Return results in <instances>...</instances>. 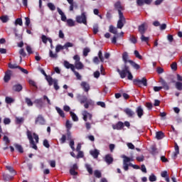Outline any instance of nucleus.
<instances>
[{
	"mask_svg": "<svg viewBox=\"0 0 182 182\" xmlns=\"http://www.w3.org/2000/svg\"><path fill=\"white\" fill-rule=\"evenodd\" d=\"M114 6L116 11H117L119 15V20L117 21V29H122L123 26H124V23H126V18L124 17L123 12H122V11L124 9V7L122 6V2L119 1H117L114 4Z\"/></svg>",
	"mask_w": 182,
	"mask_h": 182,
	"instance_id": "obj_1",
	"label": "nucleus"
},
{
	"mask_svg": "<svg viewBox=\"0 0 182 182\" xmlns=\"http://www.w3.org/2000/svg\"><path fill=\"white\" fill-rule=\"evenodd\" d=\"M117 72L119 73L121 79H124L128 75V80H133V75L132 74V72H130V68L127 65H124L122 70L117 68Z\"/></svg>",
	"mask_w": 182,
	"mask_h": 182,
	"instance_id": "obj_2",
	"label": "nucleus"
},
{
	"mask_svg": "<svg viewBox=\"0 0 182 182\" xmlns=\"http://www.w3.org/2000/svg\"><path fill=\"white\" fill-rule=\"evenodd\" d=\"M82 116V119L85 122L87 130H90L92 129V124H93V115L87 111H83Z\"/></svg>",
	"mask_w": 182,
	"mask_h": 182,
	"instance_id": "obj_3",
	"label": "nucleus"
},
{
	"mask_svg": "<svg viewBox=\"0 0 182 182\" xmlns=\"http://www.w3.org/2000/svg\"><path fill=\"white\" fill-rule=\"evenodd\" d=\"M65 48L64 46H63L62 45H58L55 47V53H53V51H52V50H49V56L51 59H58V53H59V52H60V50H63V49Z\"/></svg>",
	"mask_w": 182,
	"mask_h": 182,
	"instance_id": "obj_4",
	"label": "nucleus"
},
{
	"mask_svg": "<svg viewBox=\"0 0 182 182\" xmlns=\"http://www.w3.org/2000/svg\"><path fill=\"white\" fill-rule=\"evenodd\" d=\"M133 84L134 86H138V87H141L142 86H147V78L146 77H142L141 80L136 78L133 80Z\"/></svg>",
	"mask_w": 182,
	"mask_h": 182,
	"instance_id": "obj_5",
	"label": "nucleus"
},
{
	"mask_svg": "<svg viewBox=\"0 0 182 182\" xmlns=\"http://www.w3.org/2000/svg\"><path fill=\"white\" fill-rule=\"evenodd\" d=\"M27 138L29 140V143L31 146V148L34 150H38V146H36V143L33 140V136H32V132L27 130L26 132Z\"/></svg>",
	"mask_w": 182,
	"mask_h": 182,
	"instance_id": "obj_6",
	"label": "nucleus"
},
{
	"mask_svg": "<svg viewBox=\"0 0 182 182\" xmlns=\"http://www.w3.org/2000/svg\"><path fill=\"white\" fill-rule=\"evenodd\" d=\"M123 159V168L124 171H129V164L130 161H133V159L129 158V156H127L126 155L122 156Z\"/></svg>",
	"mask_w": 182,
	"mask_h": 182,
	"instance_id": "obj_7",
	"label": "nucleus"
},
{
	"mask_svg": "<svg viewBox=\"0 0 182 182\" xmlns=\"http://www.w3.org/2000/svg\"><path fill=\"white\" fill-rule=\"evenodd\" d=\"M76 22H77V23H84V25H87L86 13L82 12L80 16H77Z\"/></svg>",
	"mask_w": 182,
	"mask_h": 182,
	"instance_id": "obj_8",
	"label": "nucleus"
},
{
	"mask_svg": "<svg viewBox=\"0 0 182 182\" xmlns=\"http://www.w3.org/2000/svg\"><path fill=\"white\" fill-rule=\"evenodd\" d=\"M46 121L45 120V118L41 114L38 116V117L36 118L35 120V124H39L40 126H43L46 124Z\"/></svg>",
	"mask_w": 182,
	"mask_h": 182,
	"instance_id": "obj_9",
	"label": "nucleus"
},
{
	"mask_svg": "<svg viewBox=\"0 0 182 182\" xmlns=\"http://www.w3.org/2000/svg\"><path fill=\"white\" fill-rule=\"evenodd\" d=\"M146 31H147V23H143L138 26V31L141 35H144L146 33Z\"/></svg>",
	"mask_w": 182,
	"mask_h": 182,
	"instance_id": "obj_10",
	"label": "nucleus"
},
{
	"mask_svg": "<svg viewBox=\"0 0 182 182\" xmlns=\"http://www.w3.org/2000/svg\"><path fill=\"white\" fill-rule=\"evenodd\" d=\"M34 104L36 105V107H38V109H42V107L45 106V102H43V99L42 98L36 99L34 100Z\"/></svg>",
	"mask_w": 182,
	"mask_h": 182,
	"instance_id": "obj_11",
	"label": "nucleus"
},
{
	"mask_svg": "<svg viewBox=\"0 0 182 182\" xmlns=\"http://www.w3.org/2000/svg\"><path fill=\"white\" fill-rule=\"evenodd\" d=\"M136 113L139 117V119H141L143 115L144 114V110H143V107L141 106H139L136 109Z\"/></svg>",
	"mask_w": 182,
	"mask_h": 182,
	"instance_id": "obj_12",
	"label": "nucleus"
},
{
	"mask_svg": "<svg viewBox=\"0 0 182 182\" xmlns=\"http://www.w3.org/2000/svg\"><path fill=\"white\" fill-rule=\"evenodd\" d=\"M11 76H12V71L11 70H8L5 73V75L4 77V80L6 83H8V82L11 80Z\"/></svg>",
	"mask_w": 182,
	"mask_h": 182,
	"instance_id": "obj_13",
	"label": "nucleus"
},
{
	"mask_svg": "<svg viewBox=\"0 0 182 182\" xmlns=\"http://www.w3.org/2000/svg\"><path fill=\"white\" fill-rule=\"evenodd\" d=\"M124 127V123L119 121L115 125H112V129L114 130H122Z\"/></svg>",
	"mask_w": 182,
	"mask_h": 182,
	"instance_id": "obj_14",
	"label": "nucleus"
},
{
	"mask_svg": "<svg viewBox=\"0 0 182 182\" xmlns=\"http://www.w3.org/2000/svg\"><path fill=\"white\" fill-rule=\"evenodd\" d=\"M5 168L6 170H8L9 173H10L11 176H16V171L13 168L12 166L7 165L5 166Z\"/></svg>",
	"mask_w": 182,
	"mask_h": 182,
	"instance_id": "obj_15",
	"label": "nucleus"
},
{
	"mask_svg": "<svg viewBox=\"0 0 182 182\" xmlns=\"http://www.w3.org/2000/svg\"><path fill=\"white\" fill-rule=\"evenodd\" d=\"M77 164H75L73 165V166L70 169V174L71 176H77V172L75 170H77Z\"/></svg>",
	"mask_w": 182,
	"mask_h": 182,
	"instance_id": "obj_16",
	"label": "nucleus"
},
{
	"mask_svg": "<svg viewBox=\"0 0 182 182\" xmlns=\"http://www.w3.org/2000/svg\"><path fill=\"white\" fill-rule=\"evenodd\" d=\"M124 112L128 116V117H133L134 116V111L130 108H125Z\"/></svg>",
	"mask_w": 182,
	"mask_h": 182,
	"instance_id": "obj_17",
	"label": "nucleus"
},
{
	"mask_svg": "<svg viewBox=\"0 0 182 182\" xmlns=\"http://www.w3.org/2000/svg\"><path fill=\"white\" fill-rule=\"evenodd\" d=\"M14 175L3 173V180L4 181H11V180H14Z\"/></svg>",
	"mask_w": 182,
	"mask_h": 182,
	"instance_id": "obj_18",
	"label": "nucleus"
},
{
	"mask_svg": "<svg viewBox=\"0 0 182 182\" xmlns=\"http://www.w3.org/2000/svg\"><path fill=\"white\" fill-rule=\"evenodd\" d=\"M160 82L162 85V89H164V90H170V86H168V84L167 82H166V80L161 78Z\"/></svg>",
	"mask_w": 182,
	"mask_h": 182,
	"instance_id": "obj_19",
	"label": "nucleus"
},
{
	"mask_svg": "<svg viewBox=\"0 0 182 182\" xmlns=\"http://www.w3.org/2000/svg\"><path fill=\"white\" fill-rule=\"evenodd\" d=\"M174 149L175 151L173 152V157L176 159L178 154H180V148L178 147V144L176 142L174 143Z\"/></svg>",
	"mask_w": 182,
	"mask_h": 182,
	"instance_id": "obj_20",
	"label": "nucleus"
},
{
	"mask_svg": "<svg viewBox=\"0 0 182 182\" xmlns=\"http://www.w3.org/2000/svg\"><path fill=\"white\" fill-rule=\"evenodd\" d=\"M105 161L108 165L112 164L113 163V157H112V155H110V154L105 155Z\"/></svg>",
	"mask_w": 182,
	"mask_h": 182,
	"instance_id": "obj_21",
	"label": "nucleus"
},
{
	"mask_svg": "<svg viewBox=\"0 0 182 182\" xmlns=\"http://www.w3.org/2000/svg\"><path fill=\"white\" fill-rule=\"evenodd\" d=\"M81 86L84 91L86 92L87 93V92H89V90H90V85H89V84L86 82H82Z\"/></svg>",
	"mask_w": 182,
	"mask_h": 182,
	"instance_id": "obj_22",
	"label": "nucleus"
},
{
	"mask_svg": "<svg viewBox=\"0 0 182 182\" xmlns=\"http://www.w3.org/2000/svg\"><path fill=\"white\" fill-rule=\"evenodd\" d=\"M90 154L92 156L93 158L97 159L100 154V152H99V150L97 149H94L90 151Z\"/></svg>",
	"mask_w": 182,
	"mask_h": 182,
	"instance_id": "obj_23",
	"label": "nucleus"
},
{
	"mask_svg": "<svg viewBox=\"0 0 182 182\" xmlns=\"http://www.w3.org/2000/svg\"><path fill=\"white\" fill-rule=\"evenodd\" d=\"M64 66L66 69H70L72 72L75 69V65L70 64L69 61H64Z\"/></svg>",
	"mask_w": 182,
	"mask_h": 182,
	"instance_id": "obj_24",
	"label": "nucleus"
},
{
	"mask_svg": "<svg viewBox=\"0 0 182 182\" xmlns=\"http://www.w3.org/2000/svg\"><path fill=\"white\" fill-rule=\"evenodd\" d=\"M122 60L124 61V65H127L129 62V53L127 52H124L122 53Z\"/></svg>",
	"mask_w": 182,
	"mask_h": 182,
	"instance_id": "obj_25",
	"label": "nucleus"
},
{
	"mask_svg": "<svg viewBox=\"0 0 182 182\" xmlns=\"http://www.w3.org/2000/svg\"><path fill=\"white\" fill-rule=\"evenodd\" d=\"M128 63H130L131 66H132L134 69H136V70H139V69H140V65L132 60H129Z\"/></svg>",
	"mask_w": 182,
	"mask_h": 182,
	"instance_id": "obj_26",
	"label": "nucleus"
},
{
	"mask_svg": "<svg viewBox=\"0 0 182 182\" xmlns=\"http://www.w3.org/2000/svg\"><path fill=\"white\" fill-rule=\"evenodd\" d=\"M46 80H47L49 86H52V85H54L55 84V82L57 81L58 80L55 79L53 80V78L52 77V76L50 75H48Z\"/></svg>",
	"mask_w": 182,
	"mask_h": 182,
	"instance_id": "obj_27",
	"label": "nucleus"
},
{
	"mask_svg": "<svg viewBox=\"0 0 182 182\" xmlns=\"http://www.w3.org/2000/svg\"><path fill=\"white\" fill-rule=\"evenodd\" d=\"M74 66L75 69H77V70H81V69H83V68H85V65H83V63H82V62L80 61L75 62Z\"/></svg>",
	"mask_w": 182,
	"mask_h": 182,
	"instance_id": "obj_28",
	"label": "nucleus"
},
{
	"mask_svg": "<svg viewBox=\"0 0 182 182\" xmlns=\"http://www.w3.org/2000/svg\"><path fill=\"white\" fill-rule=\"evenodd\" d=\"M77 99L79 100V102H80L81 105H83V103H86V102L87 101V97L82 95V96H78Z\"/></svg>",
	"mask_w": 182,
	"mask_h": 182,
	"instance_id": "obj_29",
	"label": "nucleus"
},
{
	"mask_svg": "<svg viewBox=\"0 0 182 182\" xmlns=\"http://www.w3.org/2000/svg\"><path fill=\"white\" fill-rule=\"evenodd\" d=\"M164 133H163V132L159 131L156 133V139H157V140H161V139H164Z\"/></svg>",
	"mask_w": 182,
	"mask_h": 182,
	"instance_id": "obj_30",
	"label": "nucleus"
},
{
	"mask_svg": "<svg viewBox=\"0 0 182 182\" xmlns=\"http://www.w3.org/2000/svg\"><path fill=\"white\" fill-rule=\"evenodd\" d=\"M16 150H18V153H23V147L19 144H14Z\"/></svg>",
	"mask_w": 182,
	"mask_h": 182,
	"instance_id": "obj_31",
	"label": "nucleus"
},
{
	"mask_svg": "<svg viewBox=\"0 0 182 182\" xmlns=\"http://www.w3.org/2000/svg\"><path fill=\"white\" fill-rule=\"evenodd\" d=\"M22 89V85L20 84H17L13 86V90H14V92H21Z\"/></svg>",
	"mask_w": 182,
	"mask_h": 182,
	"instance_id": "obj_32",
	"label": "nucleus"
},
{
	"mask_svg": "<svg viewBox=\"0 0 182 182\" xmlns=\"http://www.w3.org/2000/svg\"><path fill=\"white\" fill-rule=\"evenodd\" d=\"M109 32H110V33H113L114 35H117V28L111 25L109 28Z\"/></svg>",
	"mask_w": 182,
	"mask_h": 182,
	"instance_id": "obj_33",
	"label": "nucleus"
},
{
	"mask_svg": "<svg viewBox=\"0 0 182 182\" xmlns=\"http://www.w3.org/2000/svg\"><path fill=\"white\" fill-rule=\"evenodd\" d=\"M70 114L73 120V122H79V117H77V115L75 114V112L70 111Z\"/></svg>",
	"mask_w": 182,
	"mask_h": 182,
	"instance_id": "obj_34",
	"label": "nucleus"
},
{
	"mask_svg": "<svg viewBox=\"0 0 182 182\" xmlns=\"http://www.w3.org/2000/svg\"><path fill=\"white\" fill-rule=\"evenodd\" d=\"M55 109L58 114L60 116V117L65 118V112H63V110H62V109L56 107Z\"/></svg>",
	"mask_w": 182,
	"mask_h": 182,
	"instance_id": "obj_35",
	"label": "nucleus"
},
{
	"mask_svg": "<svg viewBox=\"0 0 182 182\" xmlns=\"http://www.w3.org/2000/svg\"><path fill=\"white\" fill-rule=\"evenodd\" d=\"M134 55H135V58H137V59H139V60H143V56L140 55V53H139L137 50L134 51Z\"/></svg>",
	"mask_w": 182,
	"mask_h": 182,
	"instance_id": "obj_36",
	"label": "nucleus"
},
{
	"mask_svg": "<svg viewBox=\"0 0 182 182\" xmlns=\"http://www.w3.org/2000/svg\"><path fill=\"white\" fill-rule=\"evenodd\" d=\"M85 168L87 169V171L89 173V174H93V168H92V166H90V165L85 164Z\"/></svg>",
	"mask_w": 182,
	"mask_h": 182,
	"instance_id": "obj_37",
	"label": "nucleus"
},
{
	"mask_svg": "<svg viewBox=\"0 0 182 182\" xmlns=\"http://www.w3.org/2000/svg\"><path fill=\"white\" fill-rule=\"evenodd\" d=\"M141 42H146V43H149V41H150V38L144 36V34H141Z\"/></svg>",
	"mask_w": 182,
	"mask_h": 182,
	"instance_id": "obj_38",
	"label": "nucleus"
},
{
	"mask_svg": "<svg viewBox=\"0 0 182 182\" xmlns=\"http://www.w3.org/2000/svg\"><path fill=\"white\" fill-rule=\"evenodd\" d=\"M129 41H130L131 43L136 44L137 43V38L134 36H130Z\"/></svg>",
	"mask_w": 182,
	"mask_h": 182,
	"instance_id": "obj_39",
	"label": "nucleus"
},
{
	"mask_svg": "<svg viewBox=\"0 0 182 182\" xmlns=\"http://www.w3.org/2000/svg\"><path fill=\"white\" fill-rule=\"evenodd\" d=\"M48 8H49L50 11H55L56 10V6L53 3H48L47 4Z\"/></svg>",
	"mask_w": 182,
	"mask_h": 182,
	"instance_id": "obj_40",
	"label": "nucleus"
},
{
	"mask_svg": "<svg viewBox=\"0 0 182 182\" xmlns=\"http://www.w3.org/2000/svg\"><path fill=\"white\" fill-rule=\"evenodd\" d=\"M0 19L1 20V22H3V23H6V22L9 21V17H8V16H0Z\"/></svg>",
	"mask_w": 182,
	"mask_h": 182,
	"instance_id": "obj_41",
	"label": "nucleus"
},
{
	"mask_svg": "<svg viewBox=\"0 0 182 182\" xmlns=\"http://www.w3.org/2000/svg\"><path fill=\"white\" fill-rule=\"evenodd\" d=\"M94 176L97 178H102V172H100V171L99 170H95L94 171Z\"/></svg>",
	"mask_w": 182,
	"mask_h": 182,
	"instance_id": "obj_42",
	"label": "nucleus"
},
{
	"mask_svg": "<svg viewBox=\"0 0 182 182\" xmlns=\"http://www.w3.org/2000/svg\"><path fill=\"white\" fill-rule=\"evenodd\" d=\"M67 25L70 27L75 26V21L72 18H69L66 21Z\"/></svg>",
	"mask_w": 182,
	"mask_h": 182,
	"instance_id": "obj_43",
	"label": "nucleus"
},
{
	"mask_svg": "<svg viewBox=\"0 0 182 182\" xmlns=\"http://www.w3.org/2000/svg\"><path fill=\"white\" fill-rule=\"evenodd\" d=\"M175 87L177 89V90H182V82H176L175 84Z\"/></svg>",
	"mask_w": 182,
	"mask_h": 182,
	"instance_id": "obj_44",
	"label": "nucleus"
},
{
	"mask_svg": "<svg viewBox=\"0 0 182 182\" xmlns=\"http://www.w3.org/2000/svg\"><path fill=\"white\" fill-rule=\"evenodd\" d=\"M25 102H26L27 106H29V107L33 106V102H32V100H31L30 98L26 97Z\"/></svg>",
	"mask_w": 182,
	"mask_h": 182,
	"instance_id": "obj_45",
	"label": "nucleus"
},
{
	"mask_svg": "<svg viewBox=\"0 0 182 182\" xmlns=\"http://www.w3.org/2000/svg\"><path fill=\"white\" fill-rule=\"evenodd\" d=\"M15 25H19V26H22V25H23V22L22 21V18H18L16 21H15Z\"/></svg>",
	"mask_w": 182,
	"mask_h": 182,
	"instance_id": "obj_46",
	"label": "nucleus"
},
{
	"mask_svg": "<svg viewBox=\"0 0 182 182\" xmlns=\"http://www.w3.org/2000/svg\"><path fill=\"white\" fill-rule=\"evenodd\" d=\"M98 58H99L100 62H102V63L105 62V58H103V53L102 52V50H100L98 52Z\"/></svg>",
	"mask_w": 182,
	"mask_h": 182,
	"instance_id": "obj_47",
	"label": "nucleus"
},
{
	"mask_svg": "<svg viewBox=\"0 0 182 182\" xmlns=\"http://www.w3.org/2000/svg\"><path fill=\"white\" fill-rule=\"evenodd\" d=\"M5 100L7 105H11V103H14V99L11 97H6Z\"/></svg>",
	"mask_w": 182,
	"mask_h": 182,
	"instance_id": "obj_48",
	"label": "nucleus"
},
{
	"mask_svg": "<svg viewBox=\"0 0 182 182\" xmlns=\"http://www.w3.org/2000/svg\"><path fill=\"white\" fill-rule=\"evenodd\" d=\"M19 65H16V64H12L11 63H9V68L10 69H19Z\"/></svg>",
	"mask_w": 182,
	"mask_h": 182,
	"instance_id": "obj_49",
	"label": "nucleus"
},
{
	"mask_svg": "<svg viewBox=\"0 0 182 182\" xmlns=\"http://www.w3.org/2000/svg\"><path fill=\"white\" fill-rule=\"evenodd\" d=\"M73 73L75 74V75L76 76L77 80H82V75H80V74H79L77 73V71H76V70H73Z\"/></svg>",
	"mask_w": 182,
	"mask_h": 182,
	"instance_id": "obj_50",
	"label": "nucleus"
},
{
	"mask_svg": "<svg viewBox=\"0 0 182 182\" xmlns=\"http://www.w3.org/2000/svg\"><path fill=\"white\" fill-rule=\"evenodd\" d=\"M23 117H16V124H21V123H23Z\"/></svg>",
	"mask_w": 182,
	"mask_h": 182,
	"instance_id": "obj_51",
	"label": "nucleus"
},
{
	"mask_svg": "<svg viewBox=\"0 0 182 182\" xmlns=\"http://www.w3.org/2000/svg\"><path fill=\"white\" fill-rule=\"evenodd\" d=\"M43 144L44 147H46V149H49L50 147V145L49 144V141H48V139H44Z\"/></svg>",
	"mask_w": 182,
	"mask_h": 182,
	"instance_id": "obj_52",
	"label": "nucleus"
},
{
	"mask_svg": "<svg viewBox=\"0 0 182 182\" xmlns=\"http://www.w3.org/2000/svg\"><path fill=\"white\" fill-rule=\"evenodd\" d=\"M171 69H172L173 72H176V70H177V63L173 62L172 64H171Z\"/></svg>",
	"mask_w": 182,
	"mask_h": 182,
	"instance_id": "obj_53",
	"label": "nucleus"
},
{
	"mask_svg": "<svg viewBox=\"0 0 182 182\" xmlns=\"http://www.w3.org/2000/svg\"><path fill=\"white\" fill-rule=\"evenodd\" d=\"M68 2L70 4V11H73V8H75L73 0H70Z\"/></svg>",
	"mask_w": 182,
	"mask_h": 182,
	"instance_id": "obj_54",
	"label": "nucleus"
},
{
	"mask_svg": "<svg viewBox=\"0 0 182 182\" xmlns=\"http://www.w3.org/2000/svg\"><path fill=\"white\" fill-rule=\"evenodd\" d=\"M33 136L34 137V140L36 141V144L39 143V135H38L36 133H33Z\"/></svg>",
	"mask_w": 182,
	"mask_h": 182,
	"instance_id": "obj_55",
	"label": "nucleus"
},
{
	"mask_svg": "<svg viewBox=\"0 0 182 182\" xmlns=\"http://www.w3.org/2000/svg\"><path fill=\"white\" fill-rule=\"evenodd\" d=\"M65 127H67L68 130H70V129H72V124H70V121L68 119L65 122Z\"/></svg>",
	"mask_w": 182,
	"mask_h": 182,
	"instance_id": "obj_56",
	"label": "nucleus"
},
{
	"mask_svg": "<svg viewBox=\"0 0 182 182\" xmlns=\"http://www.w3.org/2000/svg\"><path fill=\"white\" fill-rule=\"evenodd\" d=\"M3 141H4V143H6V144H9L11 143V140H9V138L6 136H4L3 137Z\"/></svg>",
	"mask_w": 182,
	"mask_h": 182,
	"instance_id": "obj_57",
	"label": "nucleus"
},
{
	"mask_svg": "<svg viewBox=\"0 0 182 182\" xmlns=\"http://www.w3.org/2000/svg\"><path fill=\"white\" fill-rule=\"evenodd\" d=\"M84 156L85 155L83 154V151H78V154H77V155L76 156V159H83Z\"/></svg>",
	"mask_w": 182,
	"mask_h": 182,
	"instance_id": "obj_58",
	"label": "nucleus"
},
{
	"mask_svg": "<svg viewBox=\"0 0 182 182\" xmlns=\"http://www.w3.org/2000/svg\"><path fill=\"white\" fill-rule=\"evenodd\" d=\"M18 53L19 55H21V56H23V58L26 56V53L25 52V50L23 48L20 49Z\"/></svg>",
	"mask_w": 182,
	"mask_h": 182,
	"instance_id": "obj_59",
	"label": "nucleus"
},
{
	"mask_svg": "<svg viewBox=\"0 0 182 182\" xmlns=\"http://www.w3.org/2000/svg\"><path fill=\"white\" fill-rule=\"evenodd\" d=\"M89 52H90V48H84V50H83V55L84 56H87V55H89Z\"/></svg>",
	"mask_w": 182,
	"mask_h": 182,
	"instance_id": "obj_60",
	"label": "nucleus"
},
{
	"mask_svg": "<svg viewBox=\"0 0 182 182\" xmlns=\"http://www.w3.org/2000/svg\"><path fill=\"white\" fill-rule=\"evenodd\" d=\"M106 18H107V19H109V20L112 19V10H109L107 12Z\"/></svg>",
	"mask_w": 182,
	"mask_h": 182,
	"instance_id": "obj_61",
	"label": "nucleus"
},
{
	"mask_svg": "<svg viewBox=\"0 0 182 182\" xmlns=\"http://www.w3.org/2000/svg\"><path fill=\"white\" fill-rule=\"evenodd\" d=\"M60 141L61 144H63L64 143H65L66 142V135L63 134L62 136V137L60 138Z\"/></svg>",
	"mask_w": 182,
	"mask_h": 182,
	"instance_id": "obj_62",
	"label": "nucleus"
},
{
	"mask_svg": "<svg viewBox=\"0 0 182 182\" xmlns=\"http://www.w3.org/2000/svg\"><path fill=\"white\" fill-rule=\"evenodd\" d=\"M157 180V178L156 177V176H154V174H152L149 176V181H156Z\"/></svg>",
	"mask_w": 182,
	"mask_h": 182,
	"instance_id": "obj_63",
	"label": "nucleus"
},
{
	"mask_svg": "<svg viewBox=\"0 0 182 182\" xmlns=\"http://www.w3.org/2000/svg\"><path fill=\"white\" fill-rule=\"evenodd\" d=\"M4 124H11V119H9V118H4Z\"/></svg>",
	"mask_w": 182,
	"mask_h": 182,
	"instance_id": "obj_64",
	"label": "nucleus"
}]
</instances>
